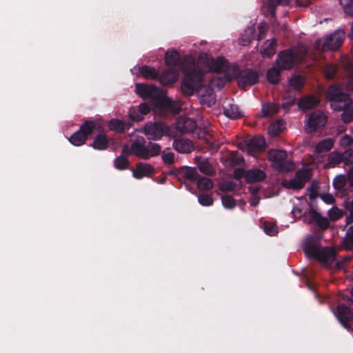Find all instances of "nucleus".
I'll list each match as a JSON object with an SVG mask.
<instances>
[{"label": "nucleus", "instance_id": "nucleus-7", "mask_svg": "<svg viewBox=\"0 0 353 353\" xmlns=\"http://www.w3.org/2000/svg\"><path fill=\"white\" fill-rule=\"evenodd\" d=\"M345 33L342 30H336L323 39H318L316 47L321 50H337L343 44Z\"/></svg>", "mask_w": 353, "mask_h": 353}, {"label": "nucleus", "instance_id": "nucleus-26", "mask_svg": "<svg viewBox=\"0 0 353 353\" xmlns=\"http://www.w3.org/2000/svg\"><path fill=\"white\" fill-rule=\"evenodd\" d=\"M130 123H127L118 119H111L108 125L110 130L118 133L124 132L125 130H128L130 128Z\"/></svg>", "mask_w": 353, "mask_h": 353}, {"label": "nucleus", "instance_id": "nucleus-8", "mask_svg": "<svg viewBox=\"0 0 353 353\" xmlns=\"http://www.w3.org/2000/svg\"><path fill=\"white\" fill-rule=\"evenodd\" d=\"M334 314L341 325L348 331L352 330L350 323L353 322V310L345 304H339Z\"/></svg>", "mask_w": 353, "mask_h": 353}, {"label": "nucleus", "instance_id": "nucleus-5", "mask_svg": "<svg viewBox=\"0 0 353 353\" xmlns=\"http://www.w3.org/2000/svg\"><path fill=\"white\" fill-rule=\"evenodd\" d=\"M101 130L102 125L100 123L96 121H86L80 126L78 131L71 135L69 141L75 146H80L95 131H101Z\"/></svg>", "mask_w": 353, "mask_h": 353}, {"label": "nucleus", "instance_id": "nucleus-11", "mask_svg": "<svg viewBox=\"0 0 353 353\" xmlns=\"http://www.w3.org/2000/svg\"><path fill=\"white\" fill-rule=\"evenodd\" d=\"M236 79L240 87L250 86L259 81V74L252 69H245L239 72Z\"/></svg>", "mask_w": 353, "mask_h": 353}, {"label": "nucleus", "instance_id": "nucleus-40", "mask_svg": "<svg viewBox=\"0 0 353 353\" xmlns=\"http://www.w3.org/2000/svg\"><path fill=\"white\" fill-rule=\"evenodd\" d=\"M290 0H268V7L272 17L276 15V8L278 5L286 6L290 3Z\"/></svg>", "mask_w": 353, "mask_h": 353}, {"label": "nucleus", "instance_id": "nucleus-36", "mask_svg": "<svg viewBox=\"0 0 353 353\" xmlns=\"http://www.w3.org/2000/svg\"><path fill=\"white\" fill-rule=\"evenodd\" d=\"M242 186V182L240 181L238 183L233 181H228L223 183L220 185V190L223 192H232L239 189Z\"/></svg>", "mask_w": 353, "mask_h": 353}, {"label": "nucleus", "instance_id": "nucleus-3", "mask_svg": "<svg viewBox=\"0 0 353 353\" xmlns=\"http://www.w3.org/2000/svg\"><path fill=\"white\" fill-rule=\"evenodd\" d=\"M137 93L145 99H152L160 108L171 109L173 101L165 96L164 93L154 85L136 84Z\"/></svg>", "mask_w": 353, "mask_h": 353}, {"label": "nucleus", "instance_id": "nucleus-6", "mask_svg": "<svg viewBox=\"0 0 353 353\" xmlns=\"http://www.w3.org/2000/svg\"><path fill=\"white\" fill-rule=\"evenodd\" d=\"M268 156L274 168L280 172H290L294 169V163L288 160V154L285 150H270Z\"/></svg>", "mask_w": 353, "mask_h": 353}, {"label": "nucleus", "instance_id": "nucleus-38", "mask_svg": "<svg viewBox=\"0 0 353 353\" xmlns=\"http://www.w3.org/2000/svg\"><path fill=\"white\" fill-rule=\"evenodd\" d=\"M341 162H343L342 153L332 152L330 154L328 157V163H327V165L330 168H334L337 165L340 164Z\"/></svg>", "mask_w": 353, "mask_h": 353}, {"label": "nucleus", "instance_id": "nucleus-41", "mask_svg": "<svg viewBox=\"0 0 353 353\" xmlns=\"http://www.w3.org/2000/svg\"><path fill=\"white\" fill-rule=\"evenodd\" d=\"M347 181V177L345 175H338L333 180V186L337 190H343Z\"/></svg>", "mask_w": 353, "mask_h": 353}, {"label": "nucleus", "instance_id": "nucleus-60", "mask_svg": "<svg viewBox=\"0 0 353 353\" xmlns=\"http://www.w3.org/2000/svg\"><path fill=\"white\" fill-rule=\"evenodd\" d=\"M130 119L132 121L139 122L143 119V115L139 110H134L130 113Z\"/></svg>", "mask_w": 353, "mask_h": 353}, {"label": "nucleus", "instance_id": "nucleus-16", "mask_svg": "<svg viewBox=\"0 0 353 353\" xmlns=\"http://www.w3.org/2000/svg\"><path fill=\"white\" fill-rule=\"evenodd\" d=\"M224 114L230 119H237L243 117L239 106L233 103V100L227 99L223 105Z\"/></svg>", "mask_w": 353, "mask_h": 353}, {"label": "nucleus", "instance_id": "nucleus-64", "mask_svg": "<svg viewBox=\"0 0 353 353\" xmlns=\"http://www.w3.org/2000/svg\"><path fill=\"white\" fill-rule=\"evenodd\" d=\"M132 150V145H130V147L125 144L123 146L122 148V154L123 156H125V155H130V154H132V151H131Z\"/></svg>", "mask_w": 353, "mask_h": 353}, {"label": "nucleus", "instance_id": "nucleus-52", "mask_svg": "<svg viewBox=\"0 0 353 353\" xmlns=\"http://www.w3.org/2000/svg\"><path fill=\"white\" fill-rule=\"evenodd\" d=\"M199 202L203 206H210L213 203V199L208 194H201L199 196Z\"/></svg>", "mask_w": 353, "mask_h": 353}, {"label": "nucleus", "instance_id": "nucleus-63", "mask_svg": "<svg viewBox=\"0 0 353 353\" xmlns=\"http://www.w3.org/2000/svg\"><path fill=\"white\" fill-rule=\"evenodd\" d=\"M259 29V35H258V40H261L264 37V35L266 32V28L265 26L262 24H259L258 26Z\"/></svg>", "mask_w": 353, "mask_h": 353}, {"label": "nucleus", "instance_id": "nucleus-27", "mask_svg": "<svg viewBox=\"0 0 353 353\" xmlns=\"http://www.w3.org/2000/svg\"><path fill=\"white\" fill-rule=\"evenodd\" d=\"M265 147V140L261 136H254L248 143V148L252 151L261 152L264 150Z\"/></svg>", "mask_w": 353, "mask_h": 353}, {"label": "nucleus", "instance_id": "nucleus-12", "mask_svg": "<svg viewBox=\"0 0 353 353\" xmlns=\"http://www.w3.org/2000/svg\"><path fill=\"white\" fill-rule=\"evenodd\" d=\"M276 63L281 70H290L294 63V54L291 50L281 51L276 59Z\"/></svg>", "mask_w": 353, "mask_h": 353}, {"label": "nucleus", "instance_id": "nucleus-55", "mask_svg": "<svg viewBox=\"0 0 353 353\" xmlns=\"http://www.w3.org/2000/svg\"><path fill=\"white\" fill-rule=\"evenodd\" d=\"M252 30H248L245 31V33L242 35L240 44L242 46H246L250 43L251 40L253 39L252 37Z\"/></svg>", "mask_w": 353, "mask_h": 353}, {"label": "nucleus", "instance_id": "nucleus-62", "mask_svg": "<svg viewBox=\"0 0 353 353\" xmlns=\"http://www.w3.org/2000/svg\"><path fill=\"white\" fill-rule=\"evenodd\" d=\"M321 199L326 203L332 204L334 202V198L330 194H323L321 195Z\"/></svg>", "mask_w": 353, "mask_h": 353}, {"label": "nucleus", "instance_id": "nucleus-47", "mask_svg": "<svg viewBox=\"0 0 353 353\" xmlns=\"http://www.w3.org/2000/svg\"><path fill=\"white\" fill-rule=\"evenodd\" d=\"M223 205L227 209H233L236 205V200L230 195L226 194L221 197Z\"/></svg>", "mask_w": 353, "mask_h": 353}, {"label": "nucleus", "instance_id": "nucleus-35", "mask_svg": "<svg viewBox=\"0 0 353 353\" xmlns=\"http://www.w3.org/2000/svg\"><path fill=\"white\" fill-rule=\"evenodd\" d=\"M197 187L201 190H209L213 188V182L209 178L205 176H198L196 180Z\"/></svg>", "mask_w": 353, "mask_h": 353}, {"label": "nucleus", "instance_id": "nucleus-2", "mask_svg": "<svg viewBox=\"0 0 353 353\" xmlns=\"http://www.w3.org/2000/svg\"><path fill=\"white\" fill-rule=\"evenodd\" d=\"M303 250L308 258L314 259L321 263L331 264L335 259L336 252L333 248H321L313 236L307 238L303 243Z\"/></svg>", "mask_w": 353, "mask_h": 353}, {"label": "nucleus", "instance_id": "nucleus-21", "mask_svg": "<svg viewBox=\"0 0 353 353\" xmlns=\"http://www.w3.org/2000/svg\"><path fill=\"white\" fill-rule=\"evenodd\" d=\"M173 147L180 153H190L194 149L192 142L185 139H175L173 142Z\"/></svg>", "mask_w": 353, "mask_h": 353}, {"label": "nucleus", "instance_id": "nucleus-4", "mask_svg": "<svg viewBox=\"0 0 353 353\" xmlns=\"http://www.w3.org/2000/svg\"><path fill=\"white\" fill-rule=\"evenodd\" d=\"M327 99L330 102V106L334 111H341L344 105H352L350 94L343 90L340 85L332 84L327 91Z\"/></svg>", "mask_w": 353, "mask_h": 353}, {"label": "nucleus", "instance_id": "nucleus-42", "mask_svg": "<svg viewBox=\"0 0 353 353\" xmlns=\"http://www.w3.org/2000/svg\"><path fill=\"white\" fill-rule=\"evenodd\" d=\"M147 149L148 150V159L150 157L158 156L161 154V146L159 143L149 142L147 145Z\"/></svg>", "mask_w": 353, "mask_h": 353}, {"label": "nucleus", "instance_id": "nucleus-54", "mask_svg": "<svg viewBox=\"0 0 353 353\" xmlns=\"http://www.w3.org/2000/svg\"><path fill=\"white\" fill-rule=\"evenodd\" d=\"M343 162L345 165H351L353 163V149H348L342 153Z\"/></svg>", "mask_w": 353, "mask_h": 353}, {"label": "nucleus", "instance_id": "nucleus-9", "mask_svg": "<svg viewBox=\"0 0 353 353\" xmlns=\"http://www.w3.org/2000/svg\"><path fill=\"white\" fill-rule=\"evenodd\" d=\"M327 118L321 111L312 112L307 121L306 127L309 132H316L324 128Z\"/></svg>", "mask_w": 353, "mask_h": 353}, {"label": "nucleus", "instance_id": "nucleus-45", "mask_svg": "<svg viewBox=\"0 0 353 353\" xmlns=\"http://www.w3.org/2000/svg\"><path fill=\"white\" fill-rule=\"evenodd\" d=\"M283 130V121H277L272 123L268 128V132L270 135L275 137L279 135Z\"/></svg>", "mask_w": 353, "mask_h": 353}, {"label": "nucleus", "instance_id": "nucleus-18", "mask_svg": "<svg viewBox=\"0 0 353 353\" xmlns=\"http://www.w3.org/2000/svg\"><path fill=\"white\" fill-rule=\"evenodd\" d=\"M145 141L143 138L134 141L132 143L131 151H132V154L135 155L138 158L147 160L148 159V150L147 149V145H145Z\"/></svg>", "mask_w": 353, "mask_h": 353}, {"label": "nucleus", "instance_id": "nucleus-49", "mask_svg": "<svg viewBox=\"0 0 353 353\" xmlns=\"http://www.w3.org/2000/svg\"><path fill=\"white\" fill-rule=\"evenodd\" d=\"M344 12L350 16H353V0H339Z\"/></svg>", "mask_w": 353, "mask_h": 353}, {"label": "nucleus", "instance_id": "nucleus-39", "mask_svg": "<svg viewBox=\"0 0 353 353\" xmlns=\"http://www.w3.org/2000/svg\"><path fill=\"white\" fill-rule=\"evenodd\" d=\"M130 161L127 157L120 155L117 157L114 161V167L119 170H123L128 168Z\"/></svg>", "mask_w": 353, "mask_h": 353}, {"label": "nucleus", "instance_id": "nucleus-20", "mask_svg": "<svg viewBox=\"0 0 353 353\" xmlns=\"http://www.w3.org/2000/svg\"><path fill=\"white\" fill-rule=\"evenodd\" d=\"M198 176H199V174L198 173L196 169L195 168L183 166L179 168L178 172V179L181 180V179L188 180L191 182H195L197 179Z\"/></svg>", "mask_w": 353, "mask_h": 353}, {"label": "nucleus", "instance_id": "nucleus-13", "mask_svg": "<svg viewBox=\"0 0 353 353\" xmlns=\"http://www.w3.org/2000/svg\"><path fill=\"white\" fill-rule=\"evenodd\" d=\"M197 128V124L193 119L181 117L176 123V130L182 134H190L193 132Z\"/></svg>", "mask_w": 353, "mask_h": 353}, {"label": "nucleus", "instance_id": "nucleus-22", "mask_svg": "<svg viewBox=\"0 0 353 353\" xmlns=\"http://www.w3.org/2000/svg\"><path fill=\"white\" fill-rule=\"evenodd\" d=\"M265 178V172L260 169H251L246 171L245 181L248 183L263 181Z\"/></svg>", "mask_w": 353, "mask_h": 353}, {"label": "nucleus", "instance_id": "nucleus-1", "mask_svg": "<svg viewBox=\"0 0 353 353\" xmlns=\"http://www.w3.org/2000/svg\"><path fill=\"white\" fill-rule=\"evenodd\" d=\"M182 70L185 74L181 82V90L185 96L190 97L194 93L202 83L204 72L194 60L184 64Z\"/></svg>", "mask_w": 353, "mask_h": 353}, {"label": "nucleus", "instance_id": "nucleus-53", "mask_svg": "<svg viewBox=\"0 0 353 353\" xmlns=\"http://www.w3.org/2000/svg\"><path fill=\"white\" fill-rule=\"evenodd\" d=\"M296 178H297L300 181H302L304 185L305 183L310 179V174L307 170L301 169L298 170L295 174Z\"/></svg>", "mask_w": 353, "mask_h": 353}, {"label": "nucleus", "instance_id": "nucleus-48", "mask_svg": "<svg viewBox=\"0 0 353 353\" xmlns=\"http://www.w3.org/2000/svg\"><path fill=\"white\" fill-rule=\"evenodd\" d=\"M337 68L334 65L327 64L324 68L325 76L327 79H333L336 74Z\"/></svg>", "mask_w": 353, "mask_h": 353}, {"label": "nucleus", "instance_id": "nucleus-33", "mask_svg": "<svg viewBox=\"0 0 353 353\" xmlns=\"http://www.w3.org/2000/svg\"><path fill=\"white\" fill-rule=\"evenodd\" d=\"M140 72L145 79L159 81L160 74L153 67L143 65L140 68Z\"/></svg>", "mask_w": 353, "mask_h": 353}, {"label": "nucleus", "instance_id": "nucleus-17", "mask_svg": "<svg viewBox=\"0 0 353 353\" xmlns=\"http://www.w3.org/2000/svg\"><path fill=\"white\" fill-rule=\"evenodd\" d=\"M308 216L310 217L309 223L315 222L321 230H326L330 227L328 219L326 217L322 216L316 210L310 208L308 210Z\"/></svg>", "mask_w": 353, "mask_h": 353}, {"label": "nucleus", "instance_id": "nucleus-57", "mask_svg": "<svg viewBox=\"0 0 353 353\" xmlns=\"http://www.w3.org/2000/svg\"><path fill=\"white\" fill-rule=\"evenodd\" d=\"M246 171L243 168H236L234 170L233 173V178L236 180L241 181V179L244 177L245 179Z\"/></svg>", "mask_w": 353, "mask_h": 353}, {"label": "nucleus", "instance_id": "nucleus-14", "mask_svg": "<svg viewBox=\"0 0 353 353\" xmlns=\"http://www.w3.org/2000/svg\"><path fill=\"white\" fill-rule=\"evenodd\" d=\"M133 176L137 179H141L143 177H150L155 173L154 167L147 163L139 162L136 164V168L132 169Z\"/></svg>", "mask_w": 353, "mask_h": 353}, {"label": "nucleus", "instance_id": "nucleus-56", "mask_svg": "<svg viewBox=\"0 0 353 353\" xmlns=\"http://www.w3.org/2000/svg\"><path fill=\"white\" fill-rule=\"evenodd\" d=\"M162 159L165 164L172 165L174 161V154L173 152L163 153Z\"/></svg>", "mask_w": 353, "mask_h": 353}, {"label": "nucleus", "instance_id": "nucleus-37", "mask_svg": "<svg viewBox=\"0 0 353 353\" xmlns=\"http://www.w3.org/2000/svg\"><path fill=\"white\" fill-rule=\"evenodd\" d=\"M343 113L341 115V119L344 123H350L353 121V106L351 105H344L342 109Z\"/></svg>", "mask_w": 353, "mask_h": 353}, {"label": "nucleus", "instance_id": "nucleus-10", "mask_svg": "<svg viewBox=\"0 0 353 353\" xmlns=\"http://www.w3.org/2000/svg\"><path fill=\"white\" fill-rule=\"evenodd\" d=\"M167 126L161 122H149L144 128V131L150 140H159L166 133Z\"/></svg>", "mask_w": 353, "mask_h": 353}, {"label": "nucleus", "instance_id": "nucleus-50", "mask_svg": "<svg viewBox=\"0 0 353 353\" xmlns=\"http://www.w3.org/2000/svg\"><path fill=\"white\" fill-rule=\"evenodd\" d=\"M285 186L288 188L293 189V190H301L303 188L304 183L302 181H300L296 176L294 179H290L287 182Z\"/></svg>", "mask_w": 353, "mask_h": 353}, {"label": "nucleus", "instance_id": "nucleus-59", "mask_svg": "<svg viewBox=\"0 0 353 353\" xmlns=\"http://www.w3.org/2000/svg\"><path fill=\"white\" fill-rule=\"evenodd\" d=\"M340 143L343 146L351 145L353 143V139L350 136L345 134L341 139Z\"/></svg>", "mask_w": 353, "mask_h": 353}, {"label": "nucleus", "instance_id": "nucleus-34", "mask_svg": "<svg viewBox=\"0 0 353 353\" xmlns=\"http://www.w3.org/2000/svg\"><path fill=\"white\" fill-rule=\"evenodd\" d=\"M205 94H202L200 97L201 103L207 105L208 106L214 105L216 100L212 90L208 88L205 90Z\"/></svg>", "mask_w": 353, "mask_h": 353}, {"label": "nucleus", "instance_id": "nucleus-51", "mask_svg": "<svg viewBox=\"0 0 353 353\" xmlns=\"http://www.w3.org/2000/svg\"><path fill=\"white\" fill-rule=\"evenodd\" d=\"M329 218L333 221H337L340 219L343 215V212L337 208H332L328 211Z\"/></svg>", "mask_w": 353, "mask_h": 353}, {"label": "nucleus", "instance_id": "nucleus-44", "mask_svg": "<svg viewBox=\"0 0 353 353\" xmlns=\"http://www.w3.org/2000/svg\"><path fill=\"white\" fill-rule=\"evenodd\" d=\"M263 228L265 233L269 236H275L279 232L277 226L270 221L264 222Z\"/></svg>", "mask_w": 353, "mask_h": 353}, {"label": "nucleus", "instance_id": "nucleus-25", "mask_svg": "<svg viewBox=\"0 0 353 353\" xmlns=\"http://www.w3.org/2000/svg\"><path fill=\"white\" fill-rule=\"evenodd\" d=\"M227 65L228 61L223 57H219L210 62L209 67L211 71L221 73L225 69Z\"/></svg>", "mask_w": 353, "mask_h": 353}, {"label": "nucleus", "instance_id": "nucleus-61", "mask_svg": "<svg viewBox=\"0 0 353 353\" xmlns=\"http://www.w3.org/2000/svg\"><path fill=\"white\" fill-rule=\"evenodd\" d=\"M137 110H139V112L144 116L150 112V108L148 104L143 103L139 105Z\"/></svg>", "mask_w": 353, "mask_h": 353}, {"label": "nucleus", "instance_id": "nucleus-30", "mask_svg": "<svg viewBox=\"0 0 353 353\" xmlns=\"http://www.w3.org/2000/svg\"><path fill=\"white\" fill-rule=\"evenodd\" d=\"M334 145V140L326 138L319 141L315 147V152L318 154L330 151Z\"/></svg>", "mask_w": 353, "mask_h": 353}, {"label": "nucleus", "instance_id": "nucleus-32", "mask_svg": "<svg viewBox=\"0 0 353 353\" xmlns=\"http://www.w3.org/2000/svg\"><path fill=\"white\" fill-rule=\"evenodd\" d=\"M281 70L280 68H276L273 66L270 68L267 72V79L272 84H277L280 81L281 77Z\"/></svg>", "mask_w": 353, "mask_h": 353}, {"label": "nucleus", "instance_id": "nucleus-43", "mask_svg": "<svg viewBox=\"0 0 353 353\" xmlns=\"http://www.w3.org/2000/svg\"><path fill=\"white\" fill-rule=\"evenodd\" d=\"M305 79L301 75H294L289 80V84L296 90H299L304 85Z\"/></svg>", "mask_w": 353, "mask_h": 353}, {"label": "nucleus", "instance_id": "nucleus-19", "mask_svg": "<svg viewBox=\"0 0 353 353\" xmlns=\"http://www.w3.org/2000/svg\"><path fill=\"white\" fill-rule=\"evenodd\" d=\"M103 128L101 131H97L99 134L94 137L90 146L97 150H105L109 148V139L108 136L103 133Z\"/></svg>", "mask_w": 353, "mask_h": 353}, {"label": "nucleus", "instance_id": "nucleus-29", "mask_svg": "<svg viewBox=\"0 0 353 353\" xmlns=\"http://www.w3.org/2000/svg\"><path fill=\"white\" fill-rule=\"evenodd\" d=\"M181 60V56L179 53L172 50L171 51L168 50L165 55V61L168 65L170 67L175 68L179 65Z\"/></svg>", "mask_w": 353, "mask_h": 353}, {"label": "nucleus", "instance_id": "nucleus-31", "mask_svg": "<svg viewBox=\"0 0 353 353\" xmlns=\"http://www.w3.org/2000/svg\"><path fill=\"white\" fill-rule=\"evenodd\" d=\"M279 109L280 108L279 104L274 103H266L263 104L261 112L263 117H269L278 113Z\"/></svg>", "mask_w": 353, "mask_h": 353}, {"label": "nucleus", "instance_id": "nucleus-46", "mask_svg": "<svg viewBox=\"0 0 353 353\" xmlns=\"http://www.w3.org/2000/svg\"><path fill=\"white\" fill-rule=\"evenodd\" d=\"M344 245L347 250H353V225L350 226L347 230L344 239Z\"/></svg>", "mask_w": 353, "mask_h": 353}, {"label": "nucleus", "instance_id": "nucleus-28", "mask_svg": "<svg viewBox=\"0 0 353 353\" xmlns=\"http://www.w3.org/2000/svg\"><path fill=\"white\" fill-rule=\"evenodd\" d=\"M276 45V40L273 39L272 40L266 41L261 47V53L263 57H271L275 54V46Z\"/></svg>", "mask_w": 353, "mask_h": 353}, {"label": "nucleus", "instance_id": "nucleus-23", "mask_svg": "<svg viewBox=\"0 0 353 353\" xmlns=\"http://www.w3.org/2000/svg\"><path fill=\"white\" fill-rule=\"evenodd\" d=\"M196 163L199 170L203 174L208 176H212L214 174L212 165L210 163L208 159L202 157L196 158Z\"/></svg>", "mask_w": 353, "mask_h": 353}, {"label": "nucleus", "instance_id": "nucleus-15", "mask_svg": "<svg viewBox=\"0 0 353 353\" xmlns=\"http://www.w3.org/2000/svg\"><path fill=\"white\" fill-rule=\"evenodd\" d=\"M179 74L176 68L169 67L159 74V81L162 85H171L177 81Z\"/></svg>", "mask_w": 353, "mask_h": 353}, {"label": "nucleus", "instance_id": "nucleus-58", "mask_svg": "<svg viewBox=\"0 0 353 353\" xmlns=\"http://www.w3.org/2000/svg\"><path fill=\"white\" fill-rule=\"evenodd\" d=\"M295 97H289L288 98H285V101L282 103V108L283 109L288 110L290 107H292L295 103Z\"/></svg>", "mask_w": 353, "mask_h": 353}, {"label": "nucleus", "instance_id": "nucleus-24", "mask_svg": "<svg viewBox=\"0 0 353 353\" xmlns=\"http://www.w3.org/2000/svg\"><path fill=\"white\" fill-rule=\"evenodd\" d=\"M320 101L314 96H309L301 99L298 102L299 108L303 110H308L316 107Z\"/></svg>", "mask_w": 353, "mask_h": 353}]
</instances>
